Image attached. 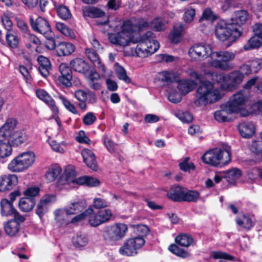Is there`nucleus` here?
Wrapping results in <instances>:
<instances>
[{
	"instance_id": "1",
	"label": "nucleus",
	"mask_w": 262,
	"mask_h": 262,
	"mask_svg": "<svg viewBox=\"0 0 262 262\" xmlns=\"http://www.w3.org/2000/svg\"><path fill=\"white\" fill-rule=\"evenodd\" d=\"M189 55L192 60L202 61L211 56V60L208 62L210 67L228 71L234 68V66L230 63L234 60L235 55L228 51L212 52L210 45L198 43L193 45L189 50Z\"/></svg>"
},
{
	"instance_id": "2",
	"label": "nucleus",
	"mask_w": 262,
	"mask_h": 262,
	"mask_svg": "<svg viewBox=\"0 0 262 262\" xmlns=\"http://www.w3.org/2000/svg\"><path fill=\"white\" fill-rule=\"evenodd\" d=\"M187 74L192 78L202 83L197 89L194 104L197 106H205L208 103H214L221 98L220 91L214 88L209 81H203V75L195 70L189 69Z\"/></svg>"
},
{
	"instance_id": "3",
	"label": "nucleus",
	"mask_w": 262,
	"mask_h": 262,
	"mask_svg": "<svg viewBox=\"0 0 262 262\" xmlns=\"http://www.w3.org/2000/svg\"><path fill=\"white\" fill-rule=\"evenodd\" d=\"M206 78L211 79L214 83L219 84L221 88L226 91H233L243 81L244 76L238 70H234L227 75L218 74L212 70H203Z\"/></svg>"
},
{
	"instance_id": "4",
	"label": "nucleus",
	"mask_w": 262,
	"mask_h": 262,
	"mask_svg": "<svg viewBox=\"0 0 262 262\" xmlns=\"http://www.w3.org/2000/svg\"><path fill=\"white\" fill-rule=\"evenodd\" d=\"M137 47L132 49V54L141 58H145L154 54L159 48V42L156 40L153 36V33L148 31L142 36L141 38L138 40Z\"/></svg>"
},
{
	"instance_id": "5",
	"label": "nucleus",
	"mask_w": 262,
	"mask_h": 262,
	"mask_svg": "<svg viewBox=\"0 0 262 262\" xmlns=\"http://www.w3.org/2000/svg\"><path fill=\"white\" fill-rule=\"evenodd\" d=\"M230 147L226 146L223 149L215 148L206 152L202 157L203 162L206 164L216 166L227 164L231 160Z\"/></svg>"
},
{
	"instance_id": "6",
	"label": "nucleus",
	"mask_w": 262,
	"mask_h": 262,
	"mask_svg": "<svg viewBox=\"0 0 262 262\" xmlns=\"http://www.w3.org/2000/svg\"><path fill=\"white\" fill-rule=\"evenodd\" d=\"M242 33V28L234 27L232 24L227 23L224 20L218 21L215 26V36L221 41L227 40L232 36L235 39L238 38Z\"/></svg>"
},
{
	"instance_id": "7",
	"label": "nucleus",
	"mask_w": 262,
	"mask_h": 262,
	"mask_svg": "<svg viewBox=\"0 0 262 262\" xmlns=\"http://www.w3.org/2000/svg\"><path fill=\"white\" fill-rule=\"evenodd\" d=\"M35 161V155L33 152H25L13 159L8 167L13 172H22L32 166Z\"/></svg>"
},
{
	"instance_id": "8",
	"label": "nucleus",
	"mask_w": 262,
	"mask_h": 262,
	"mask_svg": "<svg viewBox=\"0 0 262 262\" xmlns=\"http://www.w3.org/2000/svg\"><path fill=\"white\" fill-rule=\"evenodd\" d=\"M63 179L65 182H61L62 185L72 184L74 186L85 185L89 187H96L100 184L98 179L91 177L83 176L75 178V171L72 169L70 171L68 169H66L64 176L61 178L60 181L61 182Z\"/></svg>"
},
{
	"instance_id": "9",
	"label": "nucleus",
	"mask_w": 262,
	"mask_h": 262,
	"mask_svg": "<svg viewBox=\"0 0 262 262\" xmlns=\"http://www.w3.org/2000/svg\"><path fill=\"white\" fill-rule=\"evenodd\" d=\"M86 220L92 227H97L107 222L112 213L110 209L101 210L95 212L92 207L85 210Z\"/></svg>"
},
{
	"instance_id": "10",
	"label": "nucleus",
	"mask_w": 262,
	"mask_h": 262,
	"mask_svg": "<svg viewBox=\"0 0 262 262\" xmlns=\"http://www.w3.org/2000/svg\"><path fill=\"white\" fill-rule=\"evenodd\" d=\"M145 243V239L142 237L128 238L120 247L119 252L125 256H135L138 253V250L144 245Z\"/></svg>"
},
{
	"instance_id": "11",
	"label": "nucleus",
	"mask_w": 262,
	"mask_h": 262,
	"mask_svg": "<svg viewBox=\"0 0 262 262\" xmlns=\"http://www.w3.org/2000/svg\"><path fill=\"white\" fill-rule=\"evenodd\" d=\"M248 97L244 92L240 91L233 95L226 103L227 107L233 113H240L242 116H246L248 113L244 108Z\"/></svg>"
},
{
	"instance_id": "12",
	"label": "nucleus",
	"mask_w": 262,
	"mask_h": 262,
	"mask_svg": "<svg viewBox=\"0 0 262 262\" xmlns=\"http://www.w3.org/2000/svg\"><path fill=\"white\" fill-rule=\"evenodd\" d=\"M96 50L90 48H86L85 49V54L88 58L94 63V66L99 69L101 72L102 77L106 78L111 76L112 75V71L106 69L105 66L101 62Z\"/></svg>"
},
{
	"instance_id": "13",
	"label": "nucleus",
	"mask_w": 262,
	"mask_h": 262,
	"mask_svg": "<svg viewBox=\"0 0 262 262\" xmlns=\"http://www.w3.org/2000/svg\"><path fill=\"white\" fill-rule=\"evenodd\" d=\"M128 230L127 226L123 223H117L107 227L106 234L113 241H118L124 238Z\"/></svg>"
},
{
	"instance_id": "14",
	"label": "nucleus",
	"mask_w": 262,
	"mask_h": 262,
	"mask_svg": "<svg viewBox=\"0 0 262 262\" xmlns=\"http://www.w3.org/2000/svg\"><path fill=\"white\" fill-rule=\"evenodd\" d=\"M29 21L32 29L34 31L45 36L50 37V33L52 31L49 23L46 19L41 17H38L34 20L32 16H30Z\"/></svg>"
},
{
	"instance_id": "15",
	"label": "nucleus",
	"mask_w": 262,
	"mask_h": 262,
	"mask_svg": "<svg viewBox=\"0 0 262 262\" xmlns=\"http://www.w3.org/2000/svg\"><path fill=\"white\" fill-rule=\"evenodd\" d=\"M108 39L111 43L122 47L128 46L130 42H137L135 41L129 34L121 30L117 33L109 34Z\"/></svg>"
},
{
	"instance_id": "16",
	"label": "nucleus",
	"mask_w": 262,
	"mask_h": 262,
	"mask_svg": "<svg viewBox=\"0 0 262 262\" xmlns=\"http://www.w3.org/2000/svg\"><path fill=\"white\" fill-rule=\"evenodd\" d=\"M56 200V196L54 194H46L41 198L36 209V213L40 218L48 212L49 206Z\"/></svg>"
},
{
	"instance_id": "17",
	"label": "nucleus",
	"mask_w": 262,
	"mask_h": 262,
	"mask_svg": "<svg viewBox=\"0 0 262 262\" xmlns=\"http://www.w3.org/2000/svg\"><path fill=\"white\" fill-rule=\"evenodd\" d=\"M148 26L149 23L145 20L138 23L135 20H129L124 22L121 26V31L127 33L131 36L132 32L147 28Z\"/></svg>"
},
{
	"instance_id": "18",
	"label": "nucleus",
	"mask_w": 262,
	"mask_h": 262,
	"mask_svg": "<svg viewBox=\"0 0 262 262\" xmlns=\"http://www.w3.org/2000/svg\"><path fill=\"white\" fill-rule=\"evenodd\" d=\"M59 70L61 75L58 77L59 81L63 85L69 87L71 86L72 78V71L70 68L64 63H62L59 67Z\"/></svg>"
},
{
	"instance_id": "19",
	"label": "nucleus",
	"mask_w": 262,
	"mask_h": 262,
	"mask_svg": "<svg viewBox=\"0 0 262 262\" xmlns=\"http://www.w3.org/2000/svg\"><path fill=\"white\" fill-rule=\"evenodd\" d=\"M18 182L17 177L15 174L4 175L0 177V191L10 190Z\"/></svg>"
},
{
	"instance_id": "20",
	"label": "nucleus",
	"mask_w": 262,
	"mask_h": 262,
	"mask_svg": "<svg viewBox=\"0 0 262 262\" xmlns=\"http://www.w3.org/2000/svg\"><path fill=\"white\" fill-rule=\"evenodd\" d=\"M81 154L84 162L89 168L95 171L98 170V167L96 156L93 151L85 148L82 150Z\"/></svg>"
},
{
	"instance_id": "21",
	"label": "nucleus",
	"mask_w": 262,
	"mask_h": 262,
	"mask_svg": "<svg viewBox=\"0 0 262 262\" xmlns=\"http://www.w3.org/2000/svg\"><path fill=\"white\" fill-rule=\"evenodd\" d=\"M17 120L12 118L7 119L5 124L0 128V137L7 138L16 129Z\"/></svg>"
},
{
	"instance_id": "22",
	"label": "nucleus",
	"mask_w": 262,
	"mask_h": 262,
	"mask_svg": "<svg viewBox=\"0 0 262 262\" xmlns=\"http://www.w3.org/2000/svg\"><path fill=\"white\" fill-rule=\"evenodd\" d=\"M249 18L248 12L245 10L235 11L231 18V23L233 25H238V28H241L242 25H244Z\"/></svg>"
},
{
	"instance_id": "23",
	"label": "nucleus",
	"mask_w": 262,
	"mask_h": 262,
	"mask_svg": "<svg viewBox=\"0 0 262 262\" xmlns=\"http://www.w3.org/2000/svg\"><path fill=\"white\" fill-rule=\"evenodd\" d=\"M36 95L39 99L44 101L54 113L58 112L55 101L46 91L42 89L37 90L36 91Z\"/></svg>"
},
{
	"instance_id": "24",
	"label": "nucleus",
	"mask_w": 262,
	"mask_h": 262,
	"mask_svg": "<svg viewBox=\"0 0 262 262\" xmlns=\"http://www.w3.org/2000/svg\"><path fill=\"white\" fill-rule=\"evenodd\" d=\"M7 139L9 141L14 145H19L23 143L27 139L26 132L17 128L11 134Z\"/></svg>"
},
{
	"instance_id": "25",
	"label": "nucleus",
	"mask_w": 262,
	"mask_h": 262,
	"mask_svg": "<svg viewBox=\"0 0 262 262\" xmlns=\"http://www.w3.org/2000/svg\"><path fill=\"white\" fill-rule=\"evenodd\" d=\"M229 111V108L227 107V104L225 103L222 105L221 110H217L214 112V119L219 122L230 121L231 119L229 116L234 113Z\"/></svg>"
},
{
	"instance_id": "26",
	"label": "nucleus",
	"mask_w": 262,
	"mask_h": 262,
	"mask_svg": "<svg viewBox=\"0 0 262 262\" xmlns=\"http://www.w3.org/2000/svg\"><path fill=\"white\" fill-rule=\"evenodd\" d=\"M238 130L243 137L250 138L254 134V125L251 122H241L238 125Z\"/></svg>"
},
{
	"instance_id": "27",
	"label": "nucleus",
	"mask_w": 262,
	"mask_h": 262,
	"mask_svg": "<svg viewBox=\"0 0 262 262\" xmlns=\"http://www.w3.org/2000/svg\"><path fill=\"white\" fill-rule=\"evenodd\" d=\"M86 202L84 200L74 201L66 207L67 214L73 215L82 211L86 207Z\"/></svg>"
},
{
	"instance_id": "28",
	"label": "nucleus",
	"mask_w": 262,
	"mask_h": 262,
	"mask_svg": "<svg viewBox=\"0 0 262 262\" xmlns=\"http://www.w3.org/2000/svg\"><path fill=\"white\" fill-rule=\"evenodd\" d=\"M75 46L71 43L61 42L56 47L57 54L60 56H67L74 52Z\"/></svg>"
},
{
	"instance_id": "29",
	"label": "nucleus",
	"mask_w": 262,
	"mask_h": 262,
	"mask_svg": "<svg viewBox=\"0 0 262 262\" xmlns=\"http://www.w3.org/2000/svg\"><path fill=\"white\" fill-rule=\"evenodd\" d=\"M37 61L39 65L38 70L40 74L44 77L48 76L51 69L49 60L46 57L40 55L37 58Z\"/></svg>"
},
{
	"instance_id": "30",
	"label": "nucleus",
	"mask_w": 262,
	"mask_h": 262,
	"mask_svg": "<svg viewBox=\"0 0 262 262\" xmlns=\"http://www.w3.org/2000/svg\"><path fill=\"white\" fill-rule=\"evenodd\" d=\"M88 84L91 88L95 90L101 89L102 81L99 74L95 71L92 70L88 77Z\"/></svg>"
},
{
	"instance_id": "31",
	"label": "nucleus",
	"mask_w": 262,
	"mask_h": 262,
	"mask_svg": "<svg viewBox=\"0 0 262 262\" xmlns=\"http://www.w3.org/2000/svg\"><path fill=\"white\" fill-rule=\"evenodd\" d=\"M71 68L75 71L81 73H86L89 69V65L81 58H75L70 62Z\"/></svg>"
},
{
	"instance_id": "32",
	"label": "nucleus",
	"mask_w": 262,
	"mask_h": 262,
	"mask_svg": "<svg viewBox=\"0 0 262 262\" xmlns=\"http://www.w3.org/2000/svg\"><path fill=\"white\" fill-rule=\"evenodd\" d=\"M83 14L84 17L91 18H102L105 16V12L96 7L86 6L82 8Z\"/></svg>"
},
{
	"instance_id": "33",
	"label": "nucleus",
	"mask_w": 262,
	"mask_h": 262,
	"mask_svg": "<svg viewBox=\"0 0 262 262\" xmlns=\"http://www.w3.org/2000/svg\"><path fill=\"white\" fill-rule=\"evenodd\" d=\"M12 152L11 143L7 138L0 137V161L8 156Z\"/></svg>"
},
{
	"instance_id": "34",
	"label": "nucleus",
	"mask_w": 262,
	"mask_h": 262,
	"mask_svg": "<svg viewBox=\"0 0 262 262\" xmlns=\"http://www.w3.org/2000/svg\"><path fill=\"white\" fill-rule=\"evenodd\" d=\"M178 77V73L173 71H163L158 73L157 78L160 81L169 83L176 81Z\"/></svg>"
},
{
	"instance_id": "35",
	"label": "nucleus",
	"mask_w": 262,
	"mask_h": 262,
	"mask_svg": "<svg viewBox=\"0 0 262 262\" xmlns=\"http://www.w3.org/2000/svg\"><path fill=\"white\" fill-rule=\"evenodd\" d=\"M184 188L179 186H172L167 193V196L175 202H182Z\"/></svg>"
},
{
	"instance_id": "36",
	"label": "nucleus",
	"mask_w": 262,
	"mask_h": 262,
	"mask_svg": "<svg viewBox=\"0 0 262 262\" xmlns=\"http://www.w3.org/2000/svg\"><path fill=\"white\" fill-rule=\"evenodd\" d=\"M196 85V83L194 81L183 79L179 81L178 88L182 94H186L192 91Z\"/></svg>"
},
{
	"instance_id": "37",
	"label": "nucleus",
	"mask_w": 262,
	"mask_h": 262,
	"mask_svg": "<svg viewBox=\"0 0 262 262\" xmlns=\"http://www.w3.org/2000/svg\"><path fill=\"white\" fill-rule=\"evenodd\" d=\"M236 222L239 226L248 230L251 229L254 224L253 219L246 214L238 215L236 219Z\"/></svg>"
},
{
	"instance_id": "38",
	"label": "nucleus",
	"mask_w": 262,
	"mask_h": 262,
	"mask_svg": "<svg viewBox=\"0 0 262 262\" xmlns=\"http://www.w3.org/2000/svg\"><path fill=\"white\" fill-rule=\"evenodd\" d=\"M35 204L34 198H22L18 203L19 209L23 212H27L32 210Z\"/></svg>"
},
{
	"instance_id": "39",
	"label": "nucleus",
	"mask_w": 262,
	"mask_h": 262,
	"mask_svg": "<svg viewBox=\"0 0 262 262\" xmlns=\"http://www.w3.org/2000/svg\"><path fill=\"white\" fill-rule=\"evenodd\" d=\"M1 212L3 216H11L16 213V209L13 207L11 202L8 199H4L1 202Z\"/></svg>"
},
{
	"instance_id": "40",
	"label": "nucleus",
	"mask_w": 262,
	"mask_h": 262,
	"mask_svg": "<svg viewBox=\"0 0 262 262\" xmlns=\"http://www.w3.org/2000/svg\"><path fill=\"white\" fill-rule=\"evenodd\" d=\"M183 29V25L181 23L176 24L174 25L173 29L169 36V39L172 42L177 43L179 42Z\"/></svg>"
},
{
	"instance_id": "41",
	"label": "nucleus",
	"mask_w": 262,
	"mask_h": 262,
	"mask_svg": "<svg viewBox=\"0 0 262 262\" xmlns=\"http://www.w3.org/2000/svg\"><path fill=\"white\" fill-rule=\"evenodd\" d=\"M20 224L13 220L9 221L4 226L5 232L10 236L15 235L18 232Z\"/></svg>"
},
{
	"instance_id": "42",
	"label": "nucleus",
	"mask_w": 262,
	"mask_h": 262,
	"mask_svg": "<svg viewBox=\"0 0 262 262\" xmlns=\"http://www.w3.org/2000/svg\"><path fill=\"white\" fill-rule=\"evenodd\" d=\"M262 46V40L254 33L250 37L244 46L245 50L248 51L255 49H258Z\"/></svg>"
},
{
	"instance_id": "43",
	"label": "nucleus",
	"mask_w": 262,
	"mask_h": 262,
	"mask_svg": "<svg viewBox=\"0 0 262 262\" xmlns=\"http://www.w3.org/2000/svg\"><path fill=\"white\" fill-rule=\"evenodd\" d=\"M61 168L58 165L51 166L46 174V179L48 182L54 181L61 173Z\"/></svg>"
},
{
	"instance_id": "44",
	"label": "nucleus",
	"mask_w": 262,
	"mask_h": 262,
	"mask_svg": "<svg viewBox=\"0 0 262 262\" xmlns=\"http://www.w3.org/2000/svg\"><path fill=\"white\" fill-rule=\"evenodd\" d=\"M175 241L179 245L188 247L192 244L193 239L191 235L188 234H181L176 237Z\"/></svg>"
},
{
	"instance_id": "45",
	"label": "nucleus",
	"mask_w": 262,
	"mask_h": 262,
	"mask_svg": "<svg viewBox=\"0 0 262 262\" xmlns=\"http://www.w3.org/2000/svg\"><path fill=\"white\" fill-rule=\"evenodd\" d=\"M241 175V170L237 168H233L227 170L223 177L230 183H233L238 179Z\"/></svg>"
},
{
	"instance_id": "46",
	"label": "nucleus",
	"mask_w": 262,
	"mask_h": 262,
	"mask_svg": "<svg viewBox=\"0 0 262 262\" xmlns=\"http://www.w3.org/2000/svg\"><path fill=\"white\" fill-rule=\"evenodd\" d=\"M56 28L58 31L66 36L72 39H74L76 37V35L73 31L62 23L57 22L56 23Z\"/></svg>"
},
{
	"instance_id": "47",
	"label": "nucleus",
	"mask_w": 262,
	"mask_h": 262,
	"mask_svg": "<svg viewBox=\"0 0 262 262\" xmlns=\"http://www.w3.org/2000/svg\"><path fill=\"white\" fill-rule=\"evenodd\" d=\"M115 71L117 75L118 78L121 80H123L126 83L130 82L131 80L130 78L127 75L125 70L118 63L115 64Z\"/></svg>"
},
{
	"instance_id": "48",
	"label": "nucleus",
	"mask_w": 262,
	"mask_h": 262,
	"mask_svg": "<svg viewBox=\"0 0 262 262\" xmlns=\"http://www.w3.org/2000/svg\"><path fill=\"white\" fill-rule=\"evenodd\" d=\"M199 195V193L196 191L188 190L184 188L182 201L196 202L198 200Z\"/></svg>"
},
{
	"instance_id": "49",
	"label": "nucleus",
	"mask_w": 262,
	"mask_h": 262,
	"mask_svg": "<svg viewBox=\"0 0 262 262\" xmlns=\"http://www.w3.org/2000/svg\"><path fill=\"white\" fill-rule=\"evenodd\" d=\"M167 21L161 17L155 18L151 22V27L155 31H160L166 29Z\"/></svg>"
},
{
	"instance_id": "50",
	"label": "nucleus",
	"mask_w": 262,
	"mask_h": 262,
	"mask_svg": "<svg viewBox=\"0 0 262 262\" xmlns=\"http://www.w3.org/2000/svg\"><path fill=\"white\" fill-rule=\"evenodd\" d=\"M58 98L61 101L65 108L73 114H77L78 111L76 107L69 101L64 96L59 95Z\"/></svg>"
},
{
	"instance_id": "51",
	"label": "nucleus",
	"mask_w": 262,
	"mask_h": 262,
	"mask_svg": "<svg viewBox=\"0 0 262 262\" xmlns=\"http://www.w3.org/2000/svg\"><path fill=\"white\" fill-rule=\"evenodd\" d=\"M56 7L58 16L62 19L67 20L71 17V14L69 9L64 6L59 5Z\"/></svg>"
},
{
	"instance_id": "52",
	"label": "nucleus",
	"mask_w": 262,
	"mask_h": 262,
	"mask_svg": "<svg viewBox=\"0 0 262 262\" xmlns=\"http://www.w3.org/2000/svg\"><path fill=\"white\" fill-rule=\"evenodd\" d=\"M88 243L87 236L84 234H77L73 237V243L76 247H82L85 246Z\"/></svg>"
},
{
	"instance_id": "53",
	"label": "nucleus",
	"mask_w": 262,
	"mask_h": 262,
	"mask_svg": "<svg viewBox=\"0 0 262 262\" xmlns=\"http://www.w3.org/2000/svg\"><path fill=\"white\" fill-rule=\"evenodd\" d=\"M169 250L175 255L183 257L186 258L189 256V253L184 249H181L176 245H171L169 248Z\"/></svg>"
},
{
	"instance_id": "54",
	"label": "nucleus",
	"mask_w": 262,
	"mask_h": 262,
	"mask_svg": "<svg viewBox=\"0 0 262 262\" xmlns=\"http://www.w3.org/2000/svg\"><path fill=\"white\" fill-rule=\"evenodd\" d=\"M6 40L8 45L12 48H16L19 43V39L17 35L11 32L7 33Z\"/></svg>"
},
{
	"instance_id": "55",
	"label": "nucleus",
	"mask_w": 262,
	"mask_h": 262,
	"mask_svg": "<svg viewBox=\"0 0 262 262\" xmlns=\"http://www.w3.org/2000/svg\"><path fill=\"white\" fill-rule=\"evenodd\" d=\"M103 143L107 150L111 152H115L118 149V145L114 142L110 138L105 136L103 139Z\"/></svg>"
},
{
	"instance_id": "56",
	"label": "nucleus",
	"mask_w": 262,
	"mask_h": 262,
	"mask_svg": "<svg viewBox=\"0 0 262 262\" xmlns=\"http://www.w3.org/2000/svg\"><path fill=\"white\" fill-rule=\"evenodd\" d=\"M217 18L216 15L212 11L210 8L205 9L200 19V21L206 20L210 21H214Z\"/></svg>"
},
{
	"instance_id": "57",
	"label": "nucleus",
	"mask_w": 262,
	"mask_h": 262,
	"mask_svg": "<svg viewBox=\"0 0 262 262\" xmlns=\"http://www.w3.org/2000/svg\"><path fill=\"white\" fill-rule=\"evenodd\" d=\"M97 117L93 112H88L82 118L83 123L86 126L93 125L96 121Z\"/></svg>"
},
{
	"instance_id": "58",
	"label": "nucleus",
	"mask_w": 262,
	"mask_h": 262,
	"mask_svg": "<svg viewBox=\"0 0 262 262\" xmlns=\"http://www.w3.org/2000/svg\"><path fill=\"white\" fill-rule=\"evenodd\" d=\"M250 150L255 154L262 153V139L254 140L249 146Z\"/></svg>"
},
{
	"instance_id": "59",
	"label": "nucleus",
	"mask_w": 262,
	"mask_h": 262,
	"mask_svg": "<svg viewBox=\"0 0 262 262\" xmlns=\"http://www.w3.org/2000/svg\"><path fill=\"white\" fill-rule=\"evenodd\" d=\"M55 219L60 224L63 223L66 220L65 217L67 214L66 208L64 209H58L54 211Z\"/></svg>"
},
{
	"instance_id": "60",
	"label": "nucleus",
	"mask_w": 262,
	"mask_h": 262,
	"mask_svg": "<svg viewBox=\"0 0 262 262\" xmlns=\"http://www.w3.org/2000/svg\"><path fill=\"white\" fill-rule=\"evenodd\" d=\"M110 203L105 199L98 198L93 200V206L96 209H101L109 206Z\"/></svg>"
},
{
	"instance_id": "61",
	"label": "nucleus",
	"mask_w": 262,
	"mask_h": 262,
	"mask_svg": "<svg viewBox=\"0 0 262 262\" xmlns=\"http://www.w3.org/2000/svg\"><path fill=\"white\" fill-rule=\"evenodd\" d=\"M195 14V10L191 7H189L185 10L184 14V19L186 22L190 23L194 17Z\"/></svg>"
},
{
	"instance_id": "62",
	"label": "nucleus",
	"mask_w": 262,
	"mask_h": 262,
	"mask_svg": "<svg viewBox=\"0 0 262 262\" xmlns=\"http://www.w3.org/2000/svg\"><path fill=\"white\" fill-rule=\"evenodd\" d=\"M176 116L183 122L189 123L193 119L192 115L188 112H180L176 114Z\"/></svg>"
},
{
	"instance_id": "63",
	"label": "nucleus",
	"mask_w": 262,
	"mask_h": 262,
	"mask_svg": "<svg viewBox=\"0 0 262 262\" xmlns=\"http://www.w3.org/2000/svg\"><path fill=\"white\" fill-rule=\"evenodd\" d=\"M188 161L189 158H187L179 164L180 168L183 171L190 172L191 170H193L194 169L195 166L193 163L191 162L189 163Z\"/></svg>"
},
{
	"instance_id": "64",
	"label": "nucleus",
	"mask_w": 262,
	"mask_h": 262,
	"mask_svg": "<svg viewBox=\"0 0 262 262\" xmlns=\"http://www.w3.org/2000/svg\"><path fill=\"white\" fill-rule=\"evenodd\" d=\"M15 19L16 21L17 26L23 33V36L30 32L28 25L24 20L17 17H16Z\"/></svg>"
}]
</instances>
